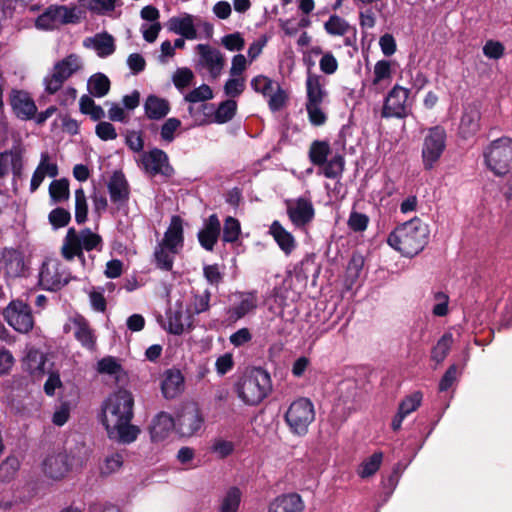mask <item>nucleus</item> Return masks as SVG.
Segmentation results:
<instances>
[{"label": "nucleus", "mask_w": 512, "mask_h": 512, "mask_svg": "<svg viewBox=\"0 0 512 512\" xmlns=\"http://www.w3.org/2000/svg\"><path fill=\"white\" fill-rule=\"evenodd\" d=\"M80 236L74 227H70L63 240L61 253L63 258L68 261L73 260L75 257L79 258L82 262L85 261L83 249L80 242Z\"/></svg>", "instance_id": "31"}, {"label": "nucleus", "mask_w": 512, "mask_h": 512, "mask_svg": "<svg viewBox=\"0 0 512 512\" xmlns=\"http://www.w3.org/2000/svg\"><path fill=\"white\" fill-rule=\"evenodd\" d=\"M88 204L83 188L75 191V221L84 224L87 221Z\"/></svg>", "instance_id": "45"}, {"label": "nucleus", "mask_w": 512, "mask_h": 512, "mask_svg": "<svg viewBox=\"0 0 512 512\" xmlns=\"http://www.w3.org/2000/svg\"><path fill=\"white\" fill-rule=\"evenodd\" d=\"M210 298L211 292L206 289L202 294H195L193 296V312L195 314H200L206 312L210 308Z\"/></svg>", "instance_id": "61"}, {"label": "nucleus", "mask_w": 512, "mask_h": 512, "mask_svg": "<svg viewBox=\"0 0 512 512\" xmlns=\"http://www.w3.org/2000/svg\"><path fill=\"white\" fill-rule=\"evenodd\" d=\"M196 50L200 56V62L214 79L217 78L224 66V57L221 52L208 44H198Z\"/></svg>", "instance_id": "18"}, {"label": "nucleus", "mask_w": 512, "mask_h": 512, "mask_svg": "<svg viewBox=\"0 0 512 512\" xmlns=\"http://www.w3.org/2000/svg\"><path fill=\"white\" fill-rule=\"evenodd\" d=\"M213 98V91L210 86L202 84L193 89L185 96V101L190 103L204 102Z\"/></svg>", "instance_id": "52"}, {"label": "nucleus", "mask_w": 512, "mask_h": 512, "mask_svg": "<svg viewBox=\"0 0 512 512\" xmlns=\"http://www.w3.org/2000/svg\"><path fill=\"white\" fill-rule=\"evenodd\" d=\"M69 469L68 456L64 453L49 455L43 462L44 473L55 480L63 478Z\"/></svg>", "instance_id": "29"}, {"label": "nucleus", "mask_w": 512, "mask_h": 512, "mask_svg": "<svg viewBox=\"0 0 512 512\" xmlns=\"http://www.w3.org/2000/svg\"><path fill=\"white\" fill-rule=\"evenodd\" d=\"M1 263L8 277H20L24 274L25 263L22 252L15 248H4L1 251Z\"/></svg>", "instance_id": "24"}, {"label": "nucleus", "mask_w": 512, "mask_h": 512, "mask_svg": "<svg viewBox=\"0 0 512 512\" xmlns=\"http://www.w3.org/2000/svg\"><path fill=\"white\" fill-rule=\"evenodd\" d=\"M221 233V224L217 214H211L198 232V241L207 251H213Z\"/></svg>", "instance_id": "21"}, {"label": "nucleus", "mask_w": 512, "mask_h": 512, "mask_svg": "<svg viewBox=\"0 0 512 512\" xmlns=\"http://www.w3.org/2000/svg\"><path fill=\"white\" fill-rule=\"evenodd\" d=\"M116 1L117 0H80V4L81 6L100 14L113 11L116 6Z\"/></svg>", "instance_id": "51"}, {"label": "nucleus", "mask_w": 512, "mask_h": 512, "mask_svg": "<svg viewBox=\"0 0 512 512\" xmlns=\"http://www.w3.org/2000/svg\"><path fill=\"white\" fill-rule=\"evenodd\" d=\"M306 111L310 123L314 126H322L327 121L326 114L321 109V104H306Z\"/></svg>", "instance_id": "57"}, {"label": "nucleus", "mask_w": 512, "mask_h": 512, "mask_svg": "<svg viewBox=\"0 0 512 512\" xmlns=\"http://www.w3.org/2000/svg\"><path fill=\"white\" fill-rule=\"evenodd\" d=\"M269 233L278 244L279 248L286 254L289 255L296 247V240L294 236L287 231L282 224L275 220L272 222Z\"/></svg>", "instance_id": "32"}, {"label": "nucleus", "mask_w": 512, "mask_h": 512, "mask_svg": "<svg viewBox=\"0 0 512 512\" xmlns=\"http://www.w3.org/2000/svg\"><path fill=\"white\" fill-rule=\"evenodd\" d=\"M156 265L159 269L164 271H171L173 268V257L169 254V251L162 246L158 245L154 252Z\"/></svg>", "instance_id": "54"}, {"label": "nucleus", "mask_w": 512, "mask_h": 512, "mask_svg": "<svg viewBox=\"0 0 512 512\" xmlns=\"http://www.w3.org/2000/svg\"><path fill=\"white\" fill-rule=\"evenodd\" d=\"M20 467V462L17 457L9 456L0 464V480L3 482L9 481L14 477Z\"/></svg>", "instance_id": "50"}, {"label": "nucleus", "mask_w": 512, "mask_h": 512, "mask_svg": "<svg viewBox=\"0 0 512 512\" xmlns=\"http://www.w3.org/2000/svg\"><path fill=\"white\" fill-rule=\"evenodd\" d=\"M284 420L293 435L305 436L315 420L314 404L306 397L294 400L288 407Z\"/></svg>", "instance_id": "5"}, {"label": "nucleus", "mask_w": 512, "mask_h": 512, "mask_svg": "<svg viewBox=\"0 0 512 512\" xmlns=\"http://www.w3.org/2000/svg\"><path fill=\"white\" fill-rule=\"evenodd\" d=\"M83 46L94 48L100 58L112 55L116 49L113 36L107 32L97 33L93 37L85 38Z\"/></svg>", "instance_id": "27"}, {"label": "nucleus", "mask_w": 512, "mask_h": 512, "mask_svg": "<svg viewBox=\"0 0 512 512\" xmlns=\"http://www.w3.org/2000/svg\"><path fill=\"white\" fill-rule=\"evenodd\" d=\"M141 164L144 170L152 176L162 175L170 178L174 174V168L169 163L168 155L159 148L144 152L141 156Z\"/></svg>", "instance_id": "14"}, {"label": "nucleus", "mask_w": 512, "mask_h": 512, "mask_svg": "<svg viewBox=\"0 0 512 512\" xmlns=\"http://www.w3.org/2000/svg\"><path fill=\"white\" fill-rule=\"evenodd\" d=\"M453 344V336L451 333H445L437 341L436 345L431 350V360L437 364L444 361L449 354V351Z\"/></svg>", "instance_id": "40"}, {"label": "nucleus", "mask_w": 512, "mask_h": 512, "mask_svg": "<svg viewBox=\"0 0 512 512\" xmlns=\"http://www.w3.org/2000/svg\"><path fill=\"white\" fill-rule=\"evenodd\" d=\"M304 509V501L296 492L281 494L268 506V512H303Z\"/></svg>", "instance_id": "23"}, {"label": "nucleus", "mask_w": 512, "mask_h": 512, "mask_svg": "<svg viewBox=\"0 0 512 512\" xmlns=\"http://www.w3.org/2000/svg\"><path fill=\"white\" fill-rule=\"evenodd\" d=\"M237 396L249 406L261 403L272 390L270 374L261 367L244 373L235 383Z\"/></svg>", "instance_id": "3"}, {"label": "nucleus", "mask_w": 512, "mask_h": 512, "mask_svg": "<svg viewBox=\"0 0 512 512\" xmlns=\"http://www.w3.org/2000/svg\"><path fill=\"white\" fill-rule=\"evenodd\" d=\"M241 233V226L238 219L228 216L224 220L222 241L225 243H234L238 240Z\"/></svg>", "instance_id": "41"}, {"label": "nucleus", "mask_w": 512, "mask_h": 512, "mask_svg": "<svg viewBox=\"0 0 512 512\" xmlns=\"http://www.w3.org/2000/svg\"><path fill=\"white\" fill-rule=\"evenodd\" d=\"M484 159L487 167L496 176H508L507 186L509 191L505 196L512 198V139L501 137L491 142L484 151Z\"/></svg>", "instance_id": "4"}, {"label": "nucleus", "mask_w": 512, "mask_h": 512, "mask_svg": "<svg viewBox=\"0 0 512 512\" xmlns=\"http://www.w3.org/2000/svg\"><path fill=\"white\" fill-rule=\"evenodd\" d=\"M392 76L391 62L389 60H379L374 66L373 84L377 85L381 81L390 79Z\"/></svg>", "instance_id": "56"}, {"label": "nucleus", "mask_w": 512, "mask_h": 512, "mask_svg": "<svg viewBox=\"0 0 512 512\" xmlns=\"http://www.w3.org/2000/svg\"><path fill=\"white\" fill-rule=\"evenodd\" d=\"M95 133L102 141H109L117 138L115 127L107 121H100L95 127Z\"/></svg>", "instance_id": "63"}, {"label": "nucleus", "mask_w": 512, "mask_h": 512, "mask_svg": "<svg viewBox=\"0 0 512 512\" xmlns=\"http://www.w3.org/2000/svg\"><path fill=\"white\" fill-rule=\"evenodd\" d=\"M203 275L212 286H218L223 281V273L220 271L218 264L205 265Z\"/></svg>", "instance_id": "64"}, {"label": "nucleus", "mask_w": 512, "mask_h": 512, "mask_svg": "<svg viewBox=\"0 0 512 512\" xmlns=\"http://www.w3.org/2000/svg\"><path fill=\"white\" fill-rule=\"evenodd\" d=\"M257 307V296L253 292L241 293L240 301L226 311L227 319L235 323Z\"/></svg>", "instance_id": "28"}, {"label": "nucleus", "mask_w": 512, "mask_h": 512, "mask_svg": "<svg viewBox=\"0 0 512 512\" xmlns=\"http://www.w3.org/2000/svg\"><path fill=\"white\" fill-rule=\"evenodd\" d=\"M423 395L420 391H416L411 395L406 396L401 400L398 406V412L407 417L412 412L416 411L422 402Z\"/></svg>", "instance_id": "46"}, {"label": "nucleus", "mask_w": 512, "mask_h": 512, "mask_svg": "<svg viewBox=\"0 0 512 512\" xmlns=\"http://www.w3.org/2000/svg\"><path fill=\"white\" fill-rule=\"evenodd\" d=\"M81 13L77 7L52 5L37 17L35 23L40 29L52 30L59 25L79 23Z\"/></svg>", "instance_id": "7"}, {"label": "nucleus", "mask_w": 512, "mask_h": 512, "mask_svg": "<svg viewBox=\"0 0 512 512\" xmlns=\"http://www.w3.org/2000/svg\"><path fill=\"white\" fill-rule=\"evenodd\" d=\"M252 89L261 93L263 96H269L274 92L273 81L264 75H258L251 80Z\"/></svg>", "instance_id": "53"}, {"label": "nucleus", "mask_w": 512, "mask_h": 512, "mask_svg": "<svg viewBox=\"0 0 512 512\" xmlns=\"http://www.w3.org/2000/svg\"><path fill=\"white\" fill-rule=\"evenodd\" d=\"M173 429H175V419L167 412H159L149 425L150 438L152 442H161Z\"/></svg>", "instance_id": "22"}, {"label": "nucleus", "mask_w": 512, "mask_h": 512, "mask_svg": "<svg viewBox=\"0 0 512 512\" xmlns=\"http://www.w3.org/2000/svg\"><path fill=\"white\" fill-rule=\"evenodd\" d=\"M204 425V417L196 403L184 405L177 413L175 431L181 437L196 435Z\"/></svg>", "instance_id": "10"}, {"label": "nucleus", "mask_w": 512, "mask_h": 512, "mask_svg": "<svg viewBox=\"0 0 512 512\" xmlns=\"http://www.w3.org/2000/svg\"><path fill=\"white\" fill-rule=\"evenodd\" d=\"M194 79V74L191 69L187 67L178 68L173 75V83L175 87L182 90L189 86Z\"/></svg>", "instance_id": "55"}, {"label": "nucleus", "mask_w": 512, "mask_h": 512, "mask_svg": "<svg viewBox=\"0 0 512 512\" xmlns=\"http://www.w3.org/2000/svg\"><path fill=\"white\" fill-rule=\"evenodd\" d=\"M321 76L317 74L308 73L306 79V104H322L327 92L321 84Z\"/></svg>", "instance_id": "34"}, {"label": "nucleus", "mask_w": 512, "mask_h": 512, "mask_svg": "<svg viewBox=\"0 0 512 512\" xmlns=\"http://www.w3.org/2000/svg\"><path fill=\"white\" fill-rule=\"evenodd\" d=\"M344 157L342 155H335L330 160H327L323 167V174L326 178L335 179L343 173L344 170Z\"/></svg>", "instance_id": "44"}, {"label": "nucleus", "mask_w": 512, "mask_h": 512, "mask_svg": "<svg viewBox=\"0 0 512 512\" xmlns=\"http://www.w3.org/2000/svg\"><path fill=\"white\" fill-rule=\"evenodd\" d=\"M369 217L366 214L352 211L349 215L348 226L354 232H363L367 229Z\"/></svg>", "instance_id": "58"}, {"label": "nucleus", "mask_w": 512, "mask_h": 512, "mask_svg": "<svg viewBox=\"0 0 512 512\" xmlns=\"http://www.w3.org/2000/svg\"><path fill=\"white\" fill-rule=\"evenodd\" d=\"M133 407V395L126 389H119L103 401L100 421L109 439L123 444H130L137 439L140 429L131 424Z\"/></svg>", "instance_id": "1"}, {"label": "nucleus", "mask_w": 512, "mask_h": 512, "mask_svg": "<svg viewBox=\"0 0 512 512\" xmlns=\"http://www.w3.org/2000/svg\"><path fill=\"white\" fill-rule=\"evenodd\" d=\"M81 68L80 57L74 53L56 62L52 74L44 78L46 92L51 95L58 92L64 82Z\"/></svg>", "instance_id": "8"}, {"label": "nucleus", "mask_w": 512, "mask_h": 512, "mask_svg": "<svg viewBox=\"0 0 512 512\" xmlns=\"http://www.w3.org/2000/svg\"><path fill=\"white\" fill-rule=\"evenodd\" d=\"M245 89L244 78H230L224 85V92L227 96L235 98L240 96Z\"/></svg>", "instance_id": "59"}, {"label": "nucleus", "mask_w": 512, "mask_h": 512, "mask_svg": "<svg viewBox=\"0 0 512 512\" xmlns=\"http://www.w3.org/2000/svg\"><path fill=\"white\" fill-rule=\"evenodd\" d=\"M330 154V146L325 141L315 140L309 149V159L315 166H323Z\"/></svg>", "instance_id": "38"}, {"label": "nucleus", "mask_w": 512, "mask_h": 512, "mask_svg": "<svg viewBox=\"0 0 512 512\" xmlns=\"http://www.w3.org/2000/svg\"><path fill=\"white\" fill-rule=\"evenodd\" d=\"M78 236H80V242L82 249H85L86 251H91L94 249L101 250L102 249V237L91 231L89 228L82 229Z\"/></svg>", "instance_id": "42"}, {"label": "nucleus", "mask_w": 512, "mask_h": 512, "mask_svg": "<svg viewBox=\"0 0 512 512\" xmlns=\"http://www.w3.org/2000/svg\"><path fill=\"white\" fill-rule=\"evenodd\" d=\"M183 244V220L180 216L174 215L159 245L164 246L170 253L174 254L177 253L178 247H183Z\"/></svg>", "instance_id": "20"}, {"label": "nucleus", "mask_w": 512, "mask_h": 512, "mask_svg": "<svg viewBox=\"0 0 512 512\" xmlns=\"http://www.w3.org/2000/svg\"><path fill=\"white\" fill-rule=\"evenodd\" d=\"M410 90L396 84L386 95L381 110L382 118L404 119L408 116L406 105Z\"/></svg>", "instance_id": "12"}, {"label": "nucleus", "mask_w": 512, "mask_h": 512, "mask_svg": "<svg viewBox=\"0 0 512 512\" xmlns=\"http://www.w3.org/2000/svg\"><path fill=\"white\" fill-rule=\"evenodd\" d=\"M383 461V453L381 451L374 452L370 457L364 459L358 467L357 474L360 478L366 479L380 469Z\"/></svg>", "instance_id": "36"}, {"label": "nucleus", "mask_w": 512, "mask_h": 512, "mask_svg": "<svg viewBox=\"0 0 512 512\" xmlns=\"http://www.w3.org/2000/svg\"><path fill=\"white\" fill-rule=\"evenodd\" d=\"M87 88L92 97L102 98L109 93L111 82L107 75L98 72L90 76Z\"/></svg>", "instance_id": "35"}, {"label": "nucleus", "mask_w": 512, "mask_h": 512, "mask_svg": "<svg viewBox=\"0 0 512 512\" xmlns=\"http://www.w3.org/2000/svg\"><path fill=\"white\" fill-rule=\"evenodd\" d=\"M447 134L443 126L436 125L427 130L422 145V163L424 170L430 171L440 160L446 149Z\"/></svg>", "instance_id": "6"}, {"label": "nucleus", "mask_w": 512, "mask_h": 512, "mask_svg": "<svg viewBox=\"0 0 512 512\" xmlns=\"http://www.w3.org/2000/svg\"><path fill=\"white\" fill-rule=\"evenodd\" d=\"M286 208L287 216L296 228H305L315 218V208L309 198L286 200Z\"/></svg>", "instance_id": "13"}, {"label": "nucleus", "mask_w": 512, "mask_h": 512, "mask_svg": "<svg viewBox=\"0 0 512 512\" xmlns=\"http://www.w3.org/2000/svg\"><path fill=\"white\" fill-rule=\"evenodd\" d=\"M201 109L205 116L213 115V122L224 124L234 118L237 112V102L233 99H227L221 102L216 110L213 104L203 103Z\"/></svg>", "instance_id": "25"}, {"label": "nucleus", "mask_w": 512, "mask_h": 512, "mask_svg": "<svg viewBox=\"0 0 512 512\" xmlns=\"http://www.w3.org/2000/svg\"><path fill=\"white\" fill-rule=\"evenodd\" d=\"M108 192L112 203L118 208L126 206L130 198V186L121 170H116L111 175L108 184Z\"/></svg>", "instance_id": "16"}, {"label": "nucleus", "mask_w": 512, "mask_h": 512, "mask_svg": "<svg viewBox=\"0 0 512 512\" xmlns=\"http://www.w3.org/2000/svg\"><path fill=\"white\" fill-rule=\"evenodd\" d=\"M184 376L178 369L165 371L161 382V391L166 399H174L184 391Z\"/></svg>", "instance_id": "26"}, {"label": "nucleus", "mask_w": 512, "mask_h": 512, "mask_svg": "<svg viewBox=\"0 0 512 512\" xmlns=\"http://www.w3.org/2000/svg\"><path fill=\"white\" fill-rule=\"evenodd\" d=\"M13 113L18 119L31 120L37 113V106L28 92L13 89L9 97Z\"/></svg>", "instance_id": "15"}, {"label": "nucleus", "mask_w": 512, "mask_h": 512, "mask_svg": "<svg viewBox=\"0 0 512 512\" xmlns=\"http://www.w3.org/2000/svg\"><path fill=\"white\" fill-rule=\"evenodd\" d=\"M480 119L481 112L479 103L472 102L466 105L459 125L461 136L467 139L475 135L480 129Z\"/></svg>", "instance_id": "17"}, {"label": "nucleus", "mask_w": 512, "mask_h": 512, "mask_svg": "<svg viewBox=\"0 0 512 512\" xmlns=\"http://www.w3.org/2000/svg\"><path fill=\"white\" fill-rule=\"evenodd\" d=\"M74 325V337L82 347L89 351H94L97 346V337L94 329L91 328L89 321L82 315H77L72 319Z\"/></svg>", "instance_id": "19"}, {"label": "nucleus", "mask_w": 512, "mask_h": 512, "mask_svg": "<svg viewBox=\"0 0 512 512\" xmlns=\"http://www.w3.org/2000/svg\"><path fill=\"white\" fill-rule=\"evenodd\" d=\"M269 101H268V105H269V109L272 111V112H277L279 110H281L287 100H288V96L286 94V92L279 86L277 85V90L276 92H273L271 93V95H269Z\"/></svg>", "instance_id": "60"}, {"label": "nucleus", "mask_w": 512, "mask_h": 512, "mask_svg": "<svg viewBox=\"0 0 512 512\" xmlns=\"http://www.w3.org/2000/svg\"><path fill=\"white\" fill-rule=\"evenodd\" d=\"M429 234L428 225L420 218L414 217L390 232L387 243L403 256L414 257L428 244Z\"/></svg>", "instance_id": "2"}, {"label": "nucleus", "mask_w": 512, "mask_h": 512, "mask_svg": "<svg viewBox=\"0 0 512 512\" xmlns=\"http://www.w3.org/2000/svg\"><path fill=\"white\" fill-rule=\"evenodd\" d=\"M242 493L236 486L230 487L223 496L218 512H238Z\"/></svg>", "instance_id": "37"}, {"label": "nucleus", "mask_w": 512, "mask_h": 512, "mask_svg": "<svg viewBox=\"0 0 512 512\" xmlns=\"http://www.w3.org/2000/svg\"><path fill=\"white\" fill-rule=\"evenodd\" d=\"M49 195L55 203L67 201L70 197L69 180L67 178L53 180L49 185Z\"/></svg>", "instance_id": "39"}, {"label": "nucleus", "mask_w": 512, "mask_h": 512, "mask_svg": "<svg viewBox=\"0 0 512 512\" xmlns=\"http://www.w3.org/2000/svg\"><path fill=\"white\" fill-rule=\"evenodd\" d=\"M364 266V257L360 253H353L346 269L347 279L355 283L360 277Z\"/></svg>", "instance_id": "48"}, {"label": "nucleus", "mask_w": 512, "mask_h": 512, "mask_svg": "<svg viewBox=\"0 0 512 512\" xmlns=\"http://www.w3.org/2000/svg\"><path fill=\"white\" fill-rule=\"evenodd\" d=\"M168 28L170 31L182 36L187 40H193L198 37L194 25V17L190 14H184L182 17H172L169 19Z\"/></svg>", "instance_id": "30"}, {"label": "nucleus", "mask_w": 512, "mask_h": 512, "mask_svg": "<svg viewBox=\"0 0 512 512\" xmlns=\"http://www.w3.org/2000/svg\"><path fill=\"white\" fill-rule=\"evenodd\" d=\"M145 114L149 119L159 120L164 118L170 111L169 102L156 95H149L144 103Z\"/></svg>", "instance_id": "33"}, {"label": "nucleus", "mask_w": 512, "mask_h": 512, "mask_svg": "<svg viewBox=\"0 0 512 512\" xmlns=\"http://www.w3.org/2000/svg\"><path fill=\"white\" fill-rule=\"evenodd\" d=\"M324 29L329 35L343 36L349 29V24L340 16L333 14L324 24Z\"/></svg>", "instance_id": "43"}, {"label": "nucleus", "mask_w": 512, "mask_h": 512, "mask_svg": "<svg viewBox=\"0 0 512 512\" xmlns=\"http://www.w3.org/2000/svg\"><path fill=\"white\" fill-rule=\"evenodd\" d=\"M48 220L54 229L63 228L69 224L71 214L67 209L57 207L50 211Z\"/></svg>", "instance_id": "49"}, {"label": "nucleus", "mask_w": 512, "mask_h": 512, "mask_svg": "<svg viewBox=\"0 0 512 512\" xmlns=\"http://www.w3.org/2000/svg\"><path fill=\"white\" fill-rule=\"evenodd\" d=\"M71 276L57 261H44L39 272V283L44 290L56 292L70 282Z\"/></svg>", "instance_id": "11"}, {"label": "nucleus", "mask_w": 512, "mask_h": 512, "mask_svg": "<svg viewBox=\"0 0 512 512\" xmlns=\"http://www.w3.org/2000/svg\"><path fill=\"white\" fill-rule=\"evenodd\" d=\"M97 371L99 374L116 376L123 371V367L115 357L106 356L97 362Z\"/></svg>", "instance_id": "47"}, {"label": "nucleus", "mask_w": 512, "mask_h": 512, "mask_svg": "<svg viewBox=\"0 0 512 512\" xmlns=\"http://www.w3.org/2000/svg\"><path fill=\"white\" fill-rule=\"evenodd\" d=\"M222 44L229 51H241L245 46V40L239 32H235L225 35Z\"/></svg>", "instance_id": "62"}, {"label": "nucleus", "mask_w": 512, "mask_h": 512, "mask_svg": "<svg viewBox=\"0 0 512 512\" xmlns=\"http://www.w3.org/2000/svg\"><path fill=\"white\" fill-rule=\"evenodd\" d=\"M4 320L15 331L27 334L34 327V316L31 306L22 300H12L2 311Z\"/></svg>", "instance_id": "9"}]
</instances>
